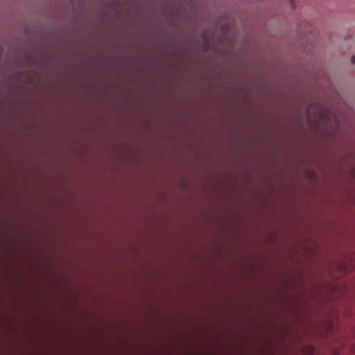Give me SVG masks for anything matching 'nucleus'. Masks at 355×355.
Instances as JSON below:
<instances>
[{
    "instance_id": "1",
    "label": "nucleus",
    "mask_w": 355,
    "mask_h": 355,
    "mask_svg": "<svg viewBox=\"0 0 355 355\" xmlns=\"http://www.w3.org/2000/svg\"><path fill=\"white\" fill-rule=\"evenodd\" d=\"M355 266V257L350 258L349 261H345L339 266L340 270L344 273L351 272Z\"/></svg>"
},
{
    "instance_id": "2",
    "label": "nucleus",
    "mask_w": 355,
    "mask_h": 355,
    "mask_svg": "<svg viewBox=\"0 0 355 355\" xmlns=\"http://www.w3.org/2000/svg\"><path fill=\"white\" fill-rule=\"evenodd\" d=\"M347 292L349 295H355V285H352L349 287L347 288Z\"/></svg>"
},
{
    "instance_id": "3",
    "label": "nucleus",
    "mask_w": 355,
    "mask_h": 355,
    "mask_svg": "<svg viewBox=\"0 0 355 355\" xmlns=\"http://www.w3.org/2000/svg\"><path fill=\"white\" fill-rule=\"evenodd\" d=\"M289 3L292 8H295L296 7L295 0H289Z\"/></svg>"
},
{
    "instance_id": "4",
    "label": "nucleus",
    "mask_w": 355,
    "mask_h": 355,
    "mask_svg": "<svg viewBox=\"0 0 355 355\" xmlns=\"http://www.w3.org/2000/svg\"><path fill=\"white\" fill-rule=\"evenodd\" d=\"M351 61L353 64H355V55H353L352 57Z\"/></svg>"
},
{
    "instance_id": "5",
    "label": "nucleus",
    "mask_w": 355,
    "mask_h": 355,
    "mask_svg": "<svg viewBox=\"0 0 355 355\" xmlns=\"http://www.w3.org/2000/svg\"><path fill=\"white\" fill-rule=\"evenodd\" d=\"M352 173H353V175L355 177V167H353V168H352Z\"/></svg>"
}]
</instances>
